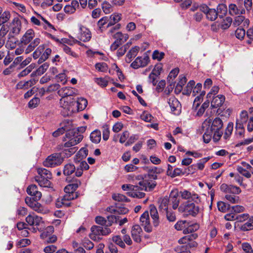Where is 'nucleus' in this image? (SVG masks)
I'll list each match as a JSON object with an SVG mask.
<instances>
[{"label":"nucleus","instance_id":"obj_55","mask_svg":"<svg viewBox=\"0 0 253 253\" xmlns=\"http://www.w3.org/2000/svg\"><path fill=\"white\" fill-rule=\"evenodd\" d=\"M48 67L49 65L47 63H43L36 70V74L39 76L43 74L48 68Z\"/></svg>","mask_w":253,"mask_h":253},{"label":"nucleus","instance_id":"obj_60","mask_svg":"<svg viewBox=\"0 0 253 253\" xmlns=\"http://www.w3.org/2000/svg\"><path fill=\"white\" fill-rule=\"evenodd\" d=\"M248 219L249 221L243 226V229L246 230H250L253 228V216L249 217Z\"/></svg>","mask_w":253,"mask_h":253},{"label":"nucleus","instance_id":"obj_37","mask_svg":"<svg viewBox=\"0 0 253 253\" xmlns=\"http://www.w3.org/2000/svg\"><path fill=\"white\" fill-rule=\"evenodd\" d=\"M233 123L230 122L228 123L223 136V138L225 140L229 139L233 130Z\"/></svg>","mask_w":253,"mask_h":253},{"label":"nucleus","instance_id":"obj_64","mask_svg":"<svg viewBox=\"0 0 253 253\" xmlns=\"http://www.w3.org/2000/svg\"><path fill=\"white\" fill-rule=\"evenodd\" d=\"M244 253H253V250L251 246L248 243H244L242 245Z\"/></svg>","mask_w":253,"mask_h":253},{"label":"nucleus","instance_id":"obj_19","mask_svg":"<svg viewBox=\"0 0 253 253\" xmlns=\"http://www.w3.org/2000/svg\"><path fill=\"white\" fill-rule=\"evenodd\" d=\"M26 221L30 226H39L43 222L42 217L34 214H29L26 218Z\"/></svg>","mask_w":253,"mask_h":253},{"label":"nucleus","instance_id":"obj_5","mask_svg":"<svg viewBox=\"0 0 253 253\" xmlns=\"http://www.w3.org/2000/svg\"><path fill=\"white\" fill-rule=\"evenodd\" d=\"M59 104L62 108L61 113L64 116H71L77 112L76 99L74 98H61Z\"/></svg>","mask_w":253,"mask_h":253},{"label":"nucleus","instance_id":"obj_42","mask_svg":"<svg viewBox=\"0 0 253 253\" xmlns=\"http://www.w3.org/2000/svg\"><path fill=\"white\" fill-rule=\"evenodd\" d=\"M229 11L231 15H236L240 13H243L245 12V10L243 9H238L236 5L234 4H231L229 6Z\"/></svg>","mask_w":253,"mask_h":253},{"label":"nucleus","instance_id":"obj_21","mask_svg":"<svg viewBox=\"0 0 253 253\" xmlns=\"http://www.w3.org/2000/svg\"><path fill=\"white\" fill-rule=\"evenodd\" d=\"M35 36V33L34 31L32 29H29L23 35L20 39V42L22 44L26 45L31 42Z\"/></svg>","mask_w":253,"mask_h":253},{"label":"nucleus","instance_id":"obj_33","mask_svg":"<svg viewBox=\"0 0 253 253\" xmlns=\"http://www.w3.org/2000/svg\"><path fill=\"white\" fill-rule=\"evenodd\" d=\"M199 225L198 223H191L187 221L184 234H187L196 231L199 229Z\"/></svg>","mask_w":253,"mask_h":253},{"label":"nucleus","instance_id":"obj_10","mask_svg":"<svg viewBox=\"0 0 253 253\" xmlns=\"http://www.w3.org/2000/svg\"><path fill=\"white\" fill-rule=\"evenodd\" d=\"M57 93L61 98H74L78 94V90L72 87L65 86L59 89Z\"/></svg>","mask_w":253,"mask_h":253},{"label":"nucleus","instance_id":"obj_49","mask_svg":"<svg viewBox=\"0 0 253 253\" xmlns=\"http://www.w3.org/2000/svg\"><path fill=\"white\" fill-rule=\"evenodd\" d=\"M248 119V115L247 112L243 111L240 114V118L237 120L236 123H239L244 125L247 122Z\"/></svg>","mask_w":253,"mask_h":253},{"label":"nucleus","instance_id":"obj_3","mask_svg":"<svg viewBox=\"0 0 253 253\" xmlns=\"http://www.w3.org/2000/svg\"><path fill=\"white\" fill-rule=\"evenodd\" d=\"M118 218L114 215L107 216L106 227L94 225L91 228V233L90 235V238L93 240H98L101 239L100 236H106L111 233V229L108 227L117 222Z\"/></svg>","mask_w":253,"mask_h":253},{"label":"nucleus","instance_id":"obj_58","mask_svg":"<svg viewBox=\"0 0 253 253\" xmlns=\"http://www.w3.org/2000/svg\"><path fill=\"white\" fill-rule=\"evenodd\" d=\"M210 160L209 157H206L201 159L196 165V166L200 170H203L205 167V164Z\"/></svg>","mask_w":253,"mask_h":253},{"label":"nucleus","instance_id":"obj_28","mask_svg":"<svg viewBox=\"0 0 253 253\" xmlns=\"http://www.w3.org/2000/svg\"><path fill=\"white\" fill-rule=\"evenodd\" d=\"M79 166H77V170L76 171V175L78 177L81 176L84 170H87L89 169V166L85 161H82L79 164Z\"/></svg>","mask_w":253,"mask_h":253},{"label":"nucleus","instance_id":"obj_1","mask_svg":"<svg viewBox=\"0 0 253 253\" xmlns=\"http://www.w3.org/2000/svg\"><path fill=\"white\" fill-rule=\"evenodd\" d=\"M223 126L222 120L219 118L214 119L212 123L209 120H206L202 124L204 130L203 136L204 141L208 143L212 137L214 142L218 141L223 134L221 131Z\"/></svg>","mask_w":253,"mask_h":253},{"label":"nucleus","instance_id":"obj_23","mask_svg":"<svg viewBox=\"0 0 253 253\" xmlns=\"http://www.w3.org/2000/svg\"><path fill=\"white\" fill-rule=\"evenodd\" d=\"M212 98L211 101V107L212 108H217L221 106L225 101V97L222 95H218Z\"/></svg>","mask_w":253,"mask_h":253},{"label":"nucleus","instance_id":"obj_34","mask_svg":"<svg viewBox=\"0 0 253 253\" xmlns=\"http://www.w3.org/2000/svg\"><path fill=\"white\" fill-rule=\"evenodd\" d=\"M139 50V47L135 46L131 48L126 54V60L127 62H129L131 61L132 59L134 58L137 54Z\"/></svg>","mask_w":253,"mask_h":253},{"label":"nucleus","instance_id":"obj_54","mask_svg":"<svg viewBox=\"0 0 253 253\" xmlns=\"http://www.w3.org/2000/svg\"><path fill=\"white\" fill-rule=\"evenodd\" d=\"M102 8L105 14H109L113 11L112 5L108 2H104L102 4Z\"/></svg>","mask_w":253,"mask_h":253},{"label":"nucleus","instance_id":"obj_36","mask_svg":"<svg viewBox=\"0 0 253 253\" xmlns=\"http://www.w3.org/2000/svg\"><path fill=\"white\" fill-rule=\"evenodd\" d=\"M77 170V167L72 164H66L64 168L63 173L65 175H70Z\"/></svg>","mask_w":253,"mask_h":253},{"label":"nucleus","instance_id":"obj_29","mask_svg":"<svg viewBox=\"0 0 253 253\" xmlns=\"http://www.w3.org/2000/svg\"><path fill=\"white\" fill-rule=\"evenodd\" d=\"M159 209L161 211H167L168 210L169 200L167 196L160 198L158 201Z\"/></svg>","mask_w":253,"mask_h":253},{"label":"nucleus","instance_id":"obj_16","mask_svg":"<svg viewBox=\"0 0 253 253\" xmlns=\"http://www.w3.org/2000/svg\"><path fill=\"white\" fill-rule=\"evenodd\" d=\"M168 103L171 108V111L175 115H178L181 111V105L179 101L174 97L171 96L168 100Z\"/></svg>","mask_w":253,"mask_h":253},{"label":"nucleus","instance_id":"obj_46","mask_svg":"<svg viewBox=\"0 0 253 253\" xmlns=\"http://www.w3.org/2000/svg\"><path fill=\"white\" fill-rule=\"evenodd\" d=\"M237 171L242 175L249 178L251 177V173L248 169H244L243 167L238 166L237 167Z\"/></svg>","mask_w":253,"mask_h":253},{"label":"nucleus","instance_id":"obj_62","mask_svg":"<svg viewBox=\"0 0 253 253\" xmlns=\"http://www.w3.org/2000/svg\"><path fill=\"white\" fill-rule=\"evenodd\" d=\"M246 34L245 30L242 28H238L235 31V36L238 39H243Z\"/></svg>","mask_w":253,"mask_h":253},{"label":"nucleus","instance_id":"obj_8","mask_svg":"<svg viewBox=\"0 0 253 253\" xmlns=\"http://www.w3.org/2000/svg\"><path fill=\"white\" fill-rule=\"evenodd\" d=\"M44 45L43 44L40 45L33 54V57L35 59H37L41 56L39 59V62L40 63L46 60L51 53V49L50 48H47L44 51Z\"/></svg>","mask_w":253,"mask_h":253},{"label":"nucleus","instance_id":"obj_53","mask_svg":"<svg viewBox=\"0 0 253 253\" xmlns=\"http://www.w3.org/2000/svg\"><path fill=\"white\" fill-rule=\"evenodd\" d=\"M164 52H159L158 50H155L153 51L152 58L154 60L157 59L158 61H160L164 58Z\"/></svg>","mask_w":253,"mask_h":253},{"label":"nucleus","instance_id":"obj_35","mask_svg":"<svg viewBox=\"0 0 253 253\" xmlns=\"http://www.w3.org/2000/svg\"><path fill=\"white\" fill-rule=\"evenodd\" d=\"M41 42V39L39 38H36L25 49V53L28 54L33 51L35 47Z\"/></svg>","mask_w":253,"mask_h":253},{"label":"nucleus","instance_id":"obj_25","mask_svg":"<svg viewBox=\"0 0 253 253\" xmlns=\"http://www.w3.org/2000/svg\"><path fill=\"white\" fill-rule=\"evenodd\" d=\"M81 184V182L78 179H75L70 181V183L67 185L64 188V191L75 192L77 189Z\"/></svg>","mask_w":253,"mask_h":253},{"label":"nucleus","instance_id":"obj_47","mask_svg":"<svg viewBox=\"0 0 253 253\" xmlns=\"http://www.w3.org/2000/svg\"><path fill=\"white\" fill-rule=\"evenodd\" d=\"M187 221L186 220H180L178 221L174 225L175 228L177 230H182L183 233L185 231L186 229V226Z\"/></svg>","mask_w":253,"mask_h":253},{"label":"nucleus","instance_id":"obj_45","mask_svg":"<svg viewBox=\"0 0 253 253\" xmlns=\"http://www.w3.org/2000/svg\"><path fill=\"white\" fill-rule=\"evenodd\" d=\"M95 82L97 84H98L100 86L102 87H105L108 85V78L105 77L96 78Z\"/></svg>","mask_w":253,"mask_h":253},{"label":"nucleus","instance_id":"obj_56","mask_svg":"<svg viewBox=\"0 0 253 253\" xmlns=\"http://www.w3.org/2000/svg\"><path fill=\"white\" fill-rule=\"evenodd\" d=\"M112 241L117 245L121 247V248H124L126 246L122 240V238L120 236H115L112 238Z\"/></svg>","mask_w":253,"mask_h":253},{"label":"nucleus","instance_id":"obj_15","mask_svg":"<svg viewBox=\"0 0 253 253\" xmlns=\"http://www.w3.org/2000/svg\"><path fill=\"white\" fill-rule=\"evenodd\" d=\"M150 61V58L147 54L143 56L137 57L131 63V66L134 69H138L140 67L146 66Z\"/></svg>","mask_w":253,"mask_h":253},{"label":"nucleus","instance_id":"obj_30","mask_svg":"<svg viewBox=\"0 0 253 253\" xmlns=\"http://www.w3.org/2000/svg\"><path fill=\"white\" fill-rule=\"evenodd\" d=\"M87 105V101L86 99L81 97L76 100V107L77 112L84 110Z\"/></svg>","mask_w":253,"mask_h":253},{"label":"nucleus","instance_id":"obj_39","mask_svg":"<svg viewBox=\"0 0 253 253\" xmlns=\"http://www.w3.org/2000/svg\"><path fill=\"white\" fill-rule=\"evenodd\" d=\"M35 84L34 80H30L26 82H20L17 84V86L19 89H28Z\"/></svg>","mask_w":253,"mask_h":253},{"label":"nucleus","instance_id":"obj_51","mask_svg":"<svg viewBox=\"0 0 253 253\" xmlns=\"http://www.w3.org/2000/svg\"><path fill=\"white\" fill-rule=\"evenodd\" d=\"M95 67L98 71L102 72H106L108 69L107 64L105 62L97 63Z\"/></svg>","mask_w":253,"mask_h":253},{"label":"nucleus","instance_id":"obj_18","mask_svg":"<svg viewBox=\"0 0 253 253\" xmlns=\"http://www.w3.org/2000/svg\"><path fill=\"white\" fill-rule=\"evenodd\" d=\"M178 196V192L176 189L172 190L169 194V202L172 204V209L173 210L178 209L180 202Z\"/></svg>","mask_w":253,"mask_h":253},{"label":"nucleus","instance_id":"obj_27","mask_svg":"<svg viewBox=\"0 0 253 253\" xmlns=\"http://www.w3.org/2000/svg\"><path fill=\"white\" fill-rule=\"evenodd\" d=\"M115 39V42H118L119 44L122 45L128 39L129 36L127 34H123L122 32H118L115 33L113 36Z\"/></svg>","mask_w":253,"mask_h":253},{"label":"nucleus","instance_id":"obj_32","mask_svg":"<svg viewBox=\"0 0 253 253\" xmlns=\"http://www.w3.org/2000/svg\"><path fill=\"white\" fill-rule=\"evenodd\" d=\"M122 18V14L119 13H114L110 16V21L108 23L107 27L115 25L116 23L119 22Z\"/></svg>","mask_w":253,"mask_h":253},{"label":"nucleus","instance_id":"obj_43","mask_svg":"<svg viewBox=\"0 0 253 253\" xmlns=\"http://www.w3.org/2000/svg\"><path fill=\"white\" fill-rule=\"evenodd\" d=\"M206 16L211 21H214L217 17V12L214 9H210L207 12Z\"/></svg>","mask_w":253,"mask_h":253},{"label":"nucleus","instance_id":"obj_59","mask_svg":"<svg viewBox=\"0 0 253 253\" xmlns=\"http://www.w3.org/2000/svg\"><path fill=\"white\" fill-rule=\"evenodd\" d=\"M122 188L124 191L131 190L136 191L139 189L138 185H133L131 184H124L122 186Z\"/></svg>","mask_w":253,"mask_h":253},{"label":"nucleus","instance_id":"obj_11","mask_svg":"<svg viewBox=\"0 0 253 253\" xmlns=\"http://www.w3.org/2000/svg\"><path fill=\"white\" fill-rule=\"evenodd\" d=\"M138 184L139 189L146 191H150L155 187L156 182L154 180H151L145 176L142 180L139 182Z\"/></svg>","mask_w":253,"mask_h":253},{"label":"nucleus","instance_id":"obj_4","mask_svg":"<svg viewBox=\"0 0 253 253\" xmlns=\"http://www.w3.org/2000/svg\"><path fill=\"white\" fill-rule=\"evenodd\" d=\"M178 211L183 214L184 217H196L200 212V207L190 200L181 203Z\"/></svg>","mask_w":253,"mask_h":253},{"label":"nucleus","instance_id":"obj_50","mask_svg":"<svg viewBox=\"0 0 253 253\" xmlns=\"http://www.w3.org/2000/svg\"><path fill=\"white\" fill-rule=\"evenodd\" d=\"M112 198L118 202H128L129 201V199L127 198L125 195L121 194H116L112 196Z\"/></svg>","mask_w":253,"mask_h":253},{"label":"nucleus","instance_id":"obj_52","mask_svg":"<svg viewBox=\"0 0 253 253\" xmlns=\"http://www.w3.org/2000/svg\"><path fill=\"white\" fill-rule=\"evenodd\" d=\"M34 67L35 66L33 64L30 65L18 74V77H23L26 76L32 71Z\"/></svg>","mask_w":253,"mask_h":253},{"label":"nucleus","instance_id":"obj_38","mask_svg":"<svg viewBox=\"0 0 253 253\" xmlns=\"http://www.w3.org/2000/svg\"><path fill=\"white\" fill-rule=\"evenodd\" d=\"M11 17V14L9 11H4L0 13V27L7 23Z\"/></svg>","mask_w":253,"mask_h":253},{"label":"nucleus","instance_id":"obj_14","mask_svg":"<svg viewBox=\"0 0 253 253\" xmlns=\"http://www.w3.org/2000/svg\"><path fill=\"white\" fill-rule=\"evenodd\" d=\"M10 26L11 33L14 35H18L20 34L22 29V25L19 15H16L14 17L10 23Z\"/></svg>","mask_w":253,"mask_h":253},{"label":"nucleus","instance_id":"obj_26","mask_svg":"<svg viewBox=\"0 0 253 253\" xmlns=\"http://www.w3.org/2000/svg\"><path fill=\"white\" fill-rule=\"evenodd\" d=\"M235 135L237 139H241L245 136V129L244 125L239 123H236Z\"/></svg>","mask_w":253,"mask_h":253},{"label":"nucleus","instance_id":"obj_57","mask_svg":"<svg viewBox=\"0 0 253 253\" xmlns=\"http://www.w3.org/2000/svg\"><path fill=\"white\" fill-rule=\"evenodd\" d=\"M217 205L218 210L223 212H226L229 207V205L222 201L218 202Z\"/></svg>","mask_w":253,"mask_h":253},{"label":"nucleus","instance_id":"obj_2","mask_svg":"<svg viewBox=\"0 0 253 253\" xmlns=\"http://www.w3.org/2000/svg\"><path fill=\"white\" fill-rule=\"evenodd\" d=\"M27 192L29 195L33 197V198L27 197L25 199L26 204L29 207L40 213L47 214L49 212V211L47 208L37 202L41 198L42 193L38 191V187L36 185H29L27 188Z\"/></svg>","mask_w":253,"mask_h":253},{"label":"nucleus","instance_id":"obj_9","mask_svg":"<svg viewBox=\"0 0 253 253\" xmlns=\"http://www.w3.org/2000/svg\"><path fill=\"white\" fill-rule=\"evenodd\" d=\"M63 161L60 153H54L49 156L43 162V165L47 167H54L60 165Z\"/></svg>","mask_w":253,"mask_h":253},{"label":"nucleus","instance_id":"obj_44","mask_svg":"<svg viewBox=\"0 0 253 253\" xmlns=\"http://www.w3.org/2000/svg\"><path fill=\"white\" fill-rule=\"evenodd\" d=\"M36 16H38L39 20H42L45 23V25H43V28L45 29H47V28H49V29H52L54 31H56V29L48 21H47L43 16H42L41 14L36 13Z\"/></svg>","mask_w":253,"mask_h":253},{"label":"nucleus","instance_id":"obj_20","mask_svg":"<svg viewBox=\"0 0 253 253\" xmlns=\"http://www.w3.org/2000/svg\"><path fill=\"white\" fill-rule=\"evenodd\" d=\"M80 34L79 39L84 42H88L91 38V34L88 29L86 27L81 26L80 28Z\"/></svg>","mask_w":253,"mask_h":253},{"label":"nucleus","instance_id":"obj_31","mask_svg":"<svg viewBox=\"0 0 253 253\" xmlns=\"http://www.w3.org/2000/svg\"><path fill=\"white\" fill-rule=\"evenodd\" d=\"M67 126H62L61 128H58L56 131H54L52 135L54 137H58L61 134H62L65 131H70L72 128L71 123L68 122Z\"/></svg>","mask_w":253,"mask_h":253},{"label":"nucleus","instance_id":"obj_12","mask_svg":"<svg viewBox=\"0 0 253 253\" xmlns=\"http://www.w3.org/2000/svg\"><path fill=\"white\" fill-rule=\"evenodd\" d=\"M71 133H74V134L73 135L72 137L69 138V140L64 144V146L66 147H70L78 144L83 138V135L82 134H79L78 132L76 133L74 130L67 133V137H68V135H70Z\"/></svg>","mask_w":253,"mask_h":253},{"label":"nucleus","instance_id":"obj_61","mask_svg":"<svg viewBox=\"0 0 253 253\" xmlns=\"http://www.w3.org/2000/svg\"><path fill=\"white\" fill-rule=\"evenodd\" d=\"M194 85L195 82L193 80L190 81L187 84L186 86V89L184 90V92L183 93L188 95L190 94Z\"/></svg>","mask_w":253,"mask_h":253},{"label":"nucleus","instance_id":"obj_40","mask_svg":"<svg viewBox=\"0 0 253 253\" xmlns=\"http://www.w3.org/2000/svg\"><path fill=\"white\" fill-rule=\"evenodd\" d=\"M198 237V235L197 234H192L190 235H188L187 236H185L181 238H180L178 240V242L180 244H185L189 243V241H191V240H193L195 239H196Z\"/></svg>","mask_w":253,"mask_h":253},{"label":"nucleus","instance_id":"obj_6","mask_svg":"<svg viewBox=\"0 0 253 253\" xmlns=\"http://www.w3.org/2000/svg\"><path fill=\"white\" fill-rule=\"evenodd\" d=\"M37 171L39 175L35 177V181L42 187H50L51 182L50 180L52 177L50 171L44 168H39Z\"/></svg>","mask_w":253,"mask_h":253},{"label":"nucleus","instance_id":"obj_7","mask_svg":"<svg viewBox=\"0 0 253 253\" xmlns=\"http://www.w3.org/2000/svg\"><path fill=\"white\" fill-rule=\"evenodd\" d=\"M65 194L64 196L58 198L56 202V206L57 208H60L62 206L68 207L71 206L70 201L77 198L78 195L76 193L70 191H65Z\"/></svg>","mask_w":253,"mask_h":253},{"label":"nucleus","instance_id":"obj_22","mask_svg":"<svg viewBox=\"0 0 253 253\" xmlns=\"http://www.w3.org/2000/svg\"><path fill=\"white\" fill-rule=\"evenodd\" d=\"M150 213L153 220V224L155 227H157L160 224V220L158 211L154 205L150 206Z\"/></svg>","mask_w":253,"mask_h":253},{"label":"nucleus","instance_id":"obj_63","mask_svg":"<svg viewBox=\"0 0 253 253\" xmlns=\"http://www.w3.org/2000/svg\"><path fill=\"white\" fill-rule=\"evenodd\" d=\"M40 100L38 97H34L28 103V106L30 108H36L39 104Z\"/></svg>","mask_w":253,"mask_h":253},{"label":"nucleus","instance_id":"obj_48","mask_svg":"<svg viewBox=\"0 0 253 253\" xmlns=\"http://www.w3.org/2000/svg\"><path fill=\"white\" fill-rule=\"evenodd\" d=\"M232 22V19L230 17H226L221 23L220 27L222 29L225 30L228 29Z\"/></svg>","mask_w":253,"mask_h":253},{"label":"nucleus","instance_id":"obj_13","mask_svg":"<svg viewBox=\"0 0 253 253\" xmlns=\"http://www.w3.org/2000/svg\"><path fill=\"white\" fill-rule=\"evenodd\" d=\"M140 221L141 226L143 227L146 232L150 233L152 231V227L150 224L148 211H145L141 215L140 217Z\"/></svg>","mask_w":253,"mask_h":253},{"label":"nucleus","instance_id":"obj_41","mask_svg":"<svg viewBox=\"0 0 253 253\" xmlns=\"http://www.w3.org/2000/svg\"><path fill=\"white\" fill-rule=\"evenodd\" d=\"M90 138L92 142L99 143L101 140V132L98 130H94L91 133Z\"/></svg>","mask_w":253,"mask_h":253},{"label":"nucleus","instance_id":"obj_24","mask_svg":"<svg viewBox=\"0 0 253 253\" xmlns=\"http://www.w3.org/2000/svg\"><path fill=\"white\" fill-rule=\"evenodd\" d=\"M250 21L248 19L245 18L243 15L236 16L233 22V25L235 26H241V27H248L249 25Z\"/></svg>","mask_w":253,"mask_h":253},{"label":"nucleus","instance_id":"obj_17","mask_svg":"<svg viewBox=\"0 0 253 253\" xmlns=\"http://www.w3.org/2000/svg\"><path fill=\"white\" fill-rule=\"evenodd\" d=\"M131 237L133 240L139 243L141 241V236L142 234V230L139 225H134L132 226L131 231Z\"/></svg>","mask_w":253,"mask_h":253}]
</instances>
